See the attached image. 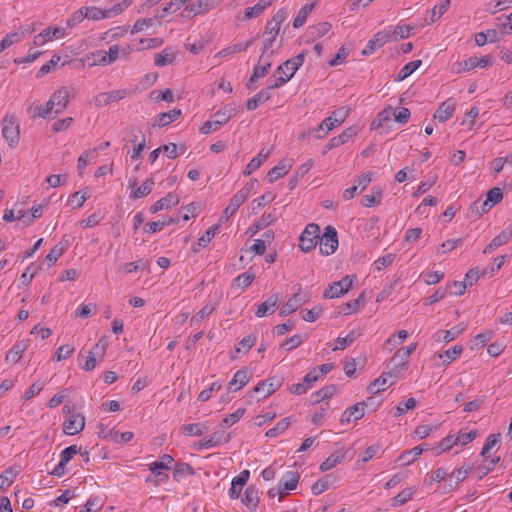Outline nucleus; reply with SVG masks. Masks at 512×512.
<instances>
[{
  "mask_svg": "<svg viewBox=\"0 0 512 512\" xmlns=\"http://www.w3.org/2000/svg\"><path fill=\"white\" fill-rule=\"evenodd\" d=\"M2 135L10 148H15L20 140V128L15 115H6L2 120Z\"/></svg>",
  "mask_w": 512,
  "mask_h": 512,
  "instance_id": "3",
  "label": "nucleus"
},
{
  "mask_svg": "<svg viewBox=\"0 0 512 512\" xmlns=\"http://www.w3.org/2000/svg\"><path fill=\"white\" fill-rule=\"evenodd\" d=\"M84 14L86 15L87 19L91 20H101L104 18H109V13H107V10L100 9L97 7H86Z\"/></svg>",
  "mask_w": 512,
  "mask_h": 512,
  "instance_id": "59",
  "label": "nucleus"
},
{
  "mask_svg": "<svg viewBox=\"0 0 512 512\" xmlns=\"http://www.w3.org/2000/svg\"><path fill=\"white\" fill-rule=\"evenodd\" d=\"M101 340L95 344L93 347V350L89 351V356L87 357V360L85 361V364L82 366V368L86 371H92L96 367V353L103 352L104 346H100Z\"/></svg>",
  "mask_w": 512,
  "mask_h": 512,
  "instance_id": "47",
  "label": "nucleus"
},
{
  "mask_svg": "<svg viewBox=\"0 0 512 512\" xmlns=\"http://www.w3.org/2000/svg\"><path fill=\"white\" fill-rule=\"evenodd\" d=\"M287 17V12L285 9H279L267 22L266 25V33H270L271 31H274V35L278 34L280 31L281 24L285 21Z\"/></svg>",
  "mask_w": 512,
  "mask_h": 512,
  "instance_id": "27",
  "label": "nucleus"
},
{
  "mask_svg": "<svg viewBox=\"0 0 512 512\" xmlns=\"http://www.w3.org/2000/svg\"><path fill=\"white\" fill-rule=\"evenodd\" d=\"M21 467L14 465L5 469L0 475V490L5 491L14 482L15 478L19 475Z\"/></svg>",
  "mask_w": 512,
  "mask_h": 512,
  "instance_id": "22",
  "label": "nucleus"
},
{
  "mask_svg": "<svg viewBox=\"0 0 512 512\" xmlns=\"http://www.w3.org/2000/svg\"><path fill=\"white\" fill-rule=\"evenodd\" d=\"M178 203H179L178 195L170 192L165 197L156 201L150 207V212L155 214L163 209H170L171 207L178 205Z\"/></svg>",
  "mask_w": 512,
  "mask_h": 512,
  "instance_id": "19",
  "label": "nucleus"
},
{
  "mask_svg": "<svg viewBox=\"0 0 512 512\" xmlns=\"http://www.w3.org/2000/svg\"><path fill=\"white\" fill-rule=\"evenodd\" d=\"M194 469L187 463H176L173 470V478L176 481H180L188 475H193Z\"/></svg>",
  "mask_w": 512,
  "mask_h": 512,
  "instance_id": "44",
  "label": "nucleus"
},
{
  "mask_svg": "<svg viewBox=\"0 0 512 512\" xmlns=\"http://www.w3.org/2000/svg\"><path fill=\"white\" fill-rule=\"evenodd\" d=\"M463 352V347L461 345H455L452 348L446 350L444 353H440L438 356L439 358L446 357L447 360H444V364H449L453 360H455L457 357L461 355Z\"/></svg>",
  "mask_w": 512,
  "mask_h": 512,
  "instance_id": "60",
  "label": "nucleus"
},
{
  "mask_svg": "<svg viewBox=\"0 0 512 512\" xmlns=\"http://www.w3.org/2000/svg\"><path fill=\"white\" fill-rule=\"evenodd\" d=\"M412 27L409 25H397L393 28V30H389L391 33V39L398 40L402 38H407L412 31Z\"/></svg>",
  "mask_w": 512,
  "mask_h": 512,
  "instance_id": "58",
  "label": "nucleus"
},
{
  "mask_svg": "<svg viewBox=\"0 0 512 512\" xmlns=\"http://www.w3.org/2000/svg\"><path fill=\"white\" fill-rule=\"evenodd\" d=\"M269 155H270L269 150L262 149L259 152L258 156L254 157L250 160V162L247 164L245 170L243 171V174L245 176H249L254 171L259 169L261 167V165L268 159Z\"/></svg>",
  "mask_w": 512,
  "mask_h": 512,
  "instance_id": "26",
  "label": "nucleus"
},
{
  "mask_svg": "<svg viewBox=\"0 0 512 512\" xmlns=\"http://www.w3.org/2000/svg\"><path fill=\"white\" fill-rule=\"evenodd\" d=\"M237 113V108L234 104L225 105L223 108L218 110L212 115V120L206 121L200 127L202 134H209L212 131H216L222 125L227 123Z\"/></svg>",
  "mask_w": 512,
  "mask_h": 512,
  "instance_id": "1",
  "label": "nucleus"
},
{
  "mask_svg": "<svg viewBox=\"0 0 512 512\" xmlns=\"http://www.w3.org/2000/svg\"><path fill=\"white\" fill-rule=\"evenodd\" d=\"M389 40H391V33L389 31H379L371 40H369L368 44L363 49L362 54L370 55L374 53L377 49L384 46Z\"/></svg>",
  "mask_w": 512,
  "mask_h": 512,
  "instance_id": "12",
  "label": "nucleus"
},
{
  "mask_svg": "<svg viewBox=\"0 0 512 512\" xmlns=\"http://www.w3.org/2000/svg\"><path fill=\"white\" fill-rule=\"evenodd\" d=\"M372 398H368L367 401L358 402L351 407L348 408L349 415L353 417L354 421H357L364 417L365 415V408L368 406V402L371 401Z\"/></svg>",
  "mask_w": 512,
  "mask_h": 512,
  "instance_id": "52",
  "label": "nucleus"
},
{
  "mask_svg": "<svg viewBox=\"0 0 512 512\" xmlns=\"http://www.w3.org/2000/svg\"><path fill=\"white\" fill-rule=\"evenodd\" d=\"M422 64V60H413L404 65L401 70L399 71L396 81H403L407 77H409L414 71H416Z\"/></svg>",
  "mask_w": 512,
  "mask_h": 512,
  "instance_id": "42",
  "label": "nucleus"
},
{
  "mask_svg": "<svg viewBox=\"0 0 512 512\" xmlns=\"http://www.w3.org/2000/svg\"><path fill=\"white\" fill-rule=\"evenodd\" d=\"M149 469L151 471V475L146 478V482H151L155 486H160L168 481L169 476L164 471L165 469H153V463L150 464Z\"/></svg>",
  "mask_w": 512,
  "mask_h": 512,
  "instance_id": "38",
  "label": "nucleus"
},
{
  "mask_svg": "<svg viewBox=\"0 0 512 512\" xmlns=\"http://www.w3.org/2000/svg\"><path fill=\"white\" fill-rule=\"evenodd\" d=\"M306 53L303 51L300 54L286 60L283 64L279 65L276 73L284 74L291 79L296 71L303 65Z\"/></svg>",
  "mask_w": 512,
  "mask_h": 512,
  "instance_id": "6",
  "label": "nucleus"
},
{
  "mask_svg": "<svg viewBox=\"0 0 512 512\" xmlns=\"http://www.w3.org/2000/svg\"><path fill=\"white\" fill-rule=\"evenodd\" d=\"M318 378L319 374L317 373V369L315 368L304 376L302 382L291 385L289 391L295 395H302L312 387V384L316 382Z\"/></svg>",
  "mask_w": 512,
  "mask_h": 512,
  "instance_id": "11",
  "label": "nucleus"
},
{
  "mask_svg": "<svg viewBox=\"0 0 512 512\" xmlns=\"http://www.w3.org/2000/svg\"><path fill=\"white\" fill-rule=\"evenodd\" d=\"M329 475H326L319 480H317L311 487L312 493L314 495H320L324 491L329 488Z\"/></svg>",
  "mask_w": 512,
  "mask_h": 512,
  "instance_id": "64",
  "label": "nucleus"
},
{
  "mask_svg": "<svg viewBox=\"0 0 512 512\" xmlns=\"http://www.w3.org/2000/svg\"><path fill=\"white\" fill-rule=\"evenodd\" d=\"M180 115V109H173L168 112L158 114L155 120L159 127H164L177 120Z\"/></svg>",
  "mask_w": 512,
  "mask_h": 512,
  "instance_id": "37",
  "label": "nucleus"
},
{
  "mask_svg": "<svg viewBox=\"0 0 512 512\" xmlns=\"http://www.w3.org/2000/svg\"><path fill=\"white\" fill-rule=\"evenodd\" d=\"M220 225H212L210 226L206 232L198 239L196 245L192 247L193 252L197 253L200 251L201 248L206 247L210 241L213 239V237L216 235L217 231L219 230Z\"/></svg>",
  "mask_w": 512,
  "mask_h": 512,
  "instance_id": "29",
  "label": "nucleus"
},
{
  "mask_svg": "<svg viewBox=\"0 0 512 512\" xmlns=\"http://www.w3.org/2000/svg\"><path fill=\"white\" fill-rule=\"evenodd\" d=\"M129 93L127 90H113L110 92L99 93L94 97V104L97 107L106 106L112 102H117L124 99Z\"/></svg>",
  "mask_w": 512,
  "mask_h": 512,
  "instance_id": "10",
  "label": "nucleus"
},
{
  "mask_svg": "<svg viewBox=\"0 0 512 512\" xmlns=\"http://www.w3.org/2000/svg\"><path fill=\"white\" fill-rule=\"evenodd\" d=\"M182 429L185 435L201 436L208 430V427L202 423H191L184 425Z\"/></svg>",
  "mask_w": 512,
  "mask_h": 512,
  "instance_id": "53",
  "label": "nucleus"
},
{
  "mask_svg": "<svg viewBox=\"0 0 512 512\" xmlns=\"http://www.w3.org/2000/svg\"><path fill=\"white\" fill-rule=\"evenodd\" d=\"M154 185L153 178H148L141 186L137 187L130 193V198L132 199H140L148 196Z\"/></svg>",
  "mask_w": 512,
  "mask_h": 512,
  "instance_id": "40",
  "label": "nucleus"
},
{
  "mask_svg": "<svg viewBox=\"0 0 512 512\" xmlns=\"http://www.w3.org/2000/svg\"><path fill=\"white\" fill-rule=\"evenodd\" d=\"M415 490L411 487L403 489L392 499V506L397 507L404 505L406 502L412 499Z\"/></svg>",
  "mask_w": 512,
  "mask_h": 512,
  "instance_id": "48",
  "label": "nucleus"
},
{
  "mask_svg": "<svg viewBox=\"0 0 512 512\" xmlns=\"http://www.w3.org/2000/svg\"><path fill=\"white\" fill-rule=\"evenodd\" d=\"M350 109L347 107H340L332 112V115L323 120L326 130L323 135H318V138H323L333 128L339 126L348 117Z\"/></svg>",
  "mask_w": 512,
  "mask_h": 512,
  "instance_id": "8",
  "label": "nucleus"
},
{
  "mask_svg": "<svg viewBox=\"0 0 512 512\" xmlns=\"http://www.w3.org/2000/svg\"><path fill=\"white\" fill-rule=\"evenodd\" d=\"M359 336L360 332L352 330L345 337H338L336 339V346L333 348V350L336 351L345 349L347 346L351 345Z\"/></svg>",
  "mask_w": 512,
  "mask_h": 512,
  "instance_id": "43",
  "label": "nucleus"
},
{
  "mask_svg": "<svg viewBox=\"0 0 512 512\" xmlns=\"http://www.w3.org/2000/svg\"><path fill=\"white\" fill-rule=\"evenodd\" d=\"M386 375L396 377V374L393 372L383 373L382 375H380L378 378H376L374 381H372L369 384V386L367 388L369 393L376 394V393L380 392L381 390H385L388 387Z\"/></svg>",
  "mask_w": 512,
  "mask_h": 512,
  "instance_id": "39",
  "label": "nucleus"
},
{
  "mask_svg": "<svg viewBox=\"0 0 512 512\" xmlns=\"http://www.w3.org/2000/svg\"><path fill=\"white\" fill-rule=\"evenodd\" d=\"M336 391L337 386L334 384L324 386L311 395V402L313 405H316L323 400L330 399L336 393Z\"/></svg>",
  "mask_w": 512,
  "mask_h": 512,
  "instance_id": "31",
  "label": "nucleus"
},
{
  "mask_svg": "<svg viewBox=\"0 0 512 512\" xmlns=\"http://www.w3.org/2000/svg\"><path fill=\"white\" fill-rule=\"evenodd\" d=\"M300 287L298 291H300ZM303 304V300L300 296L299 292H296L291 298H289L285 304L281 307L279 315L281 317H285L287 315L295 312L301 305Z\"/></svg>",
  "mask_w": 512,
  "mask_h": 512,
  "instance_id": "24",
  "label": "nucleus"
},
{
  "mask_svg": "<svg viewBox=\"0 0 512 512\" xmlns=\"http://www.w3.org/2000/svg\"><path fill=\"white\" fill-rule=\"evenodd\" d=\"M30 346V339H23L16 342L12 348L7 352L5 356L6 361H10L12 363H17L22 354L28 349Z\"/></svg>",
  "mask_w": 512,
  "mask_h": 512,
  "instance_id": "17",
  "label": "nucleus"
},
{
  "mask_svg": "<svg viewBox=\"0 0 512 512\" xmlns=\"http://www.w3.org/2000/svg\"><path fill=\"white\" fill-rule=\"evenodd\" d=\"M456 104L452 99H448L440 104L438 109L434 114V118L437 119L440 123L446 122L450 117H452L455 111Z\"/></svg>",
  "mask_w": 512,
  "mask_h": 512,
  "instance_id": "21",
  "label": "nucleus"
},
{
  "mask_svg": "<svg viewBox=\"0 0 512 512\" xmlns=\"http://www.w3.org/2000/svg\"><path fill=\"white\" fill-rule=\"evenodd\" d=\"M381 199L382 190L380 188H373V194L365 195L361 203L364 207H373L380 204Z\"/></svg>",
  "mask_w": 512,
  "mask_h": 512,
  "instance_id": "50",
  "label": "nucleus"
},
{
  "mask_svg": "<svg viewBox=\"0 0 512 512\" xmlns=\"http://www.w3.org/2000/svg\"><path fill=\"white\" fill-rule=\"evenodd\" d=\"M139 269H142V270L147 269L148 270L149 269V261L141 259V260H138L135 262L125 263L124 265L119 267L120 271L127 273V274L137 272Z\"/></svg>",
  "mask_w": 512,
  "mask_h": 512,
  "instance_id": "46",
  "label": "nucleus"
},
{
  "mask_svg": "<svg viewBox=\"0 0 512 512\" xmlns=\"http://www.w3.org/2000/svg\"><path fill=\"white\" fill-rule=\"evenodd\" d=\"M283 380L280 377H271L266 380L259 382L253 389L257 394H260L261 399H265L268 396L276 392L282 385Z\"/></svg>",
  "mask_w": 512,
  "mask_h": 512,
  "instance_id": "7",
  "label": "nucleus"
},
{
  "mask_svg": "<svg viewBox=\"0 0 512 512\" xmlns=\"http://www.w3.org/2000/svg\"><path fill=\"white\" fill-rule=\"evenodd\" d=\"M280 303V297L278 294H272L267 300L258 306L255 315L259 318L271 315L275 312L276 308Z\"/></svg>",
  "mask_w": 512,
  "mask_h": 512,
  "instance_id": "15",
  "label": "nucleus"
},
{
  "mask_svg": "<svg viewBox=\"0 0 512 512\" xmlns=\"http://www.w3.org/2000/svg\"><path fill=\"white\" fill-rule=\"evenodd\" d=\"M250 378L251 374L247 369H240L234 374L232 380L228 383V389L233 391L240 390L250 381Z\"/></svg>",
  "mask_w": 512,
  "mask_h": 512,
  "instance_id": "23",
  "label": "nucleus"
},
{
  "mask_svg": "<svg viewBox=\"0 0 512 512\" xmlns=\"http://www.w3.org/2000/svg\"><path fill=\"white\" fill-rule=\"evenodd\" d=\"M259 491L255 486H248L242 498V503L250 510L255 511L259 503Z\"/></svg>",
  "mask_w": 512,
  "mask_h": 512,
  "instance_id": "25",
  "label": "nucleus"
},
{
  "mask_svg": "<svg viewBox=\"0 0 512 512\" xmlns=\"http://www.w3.org/2000/svg\"><path fill=\"white\" fill-rule=\"evenodd\" d=\"M230 440V434L224 430L216 431L210 436L203 438L198 443V449L217 447L223 443H227Z\"/></svg>",
  "mask_w": 512,
  "mask_h": 512,
  "instance_id": "13",
  "label": "nucleus"
},
{
  "mask_svg": "<svg viewBox=\"0 0 512 512\" xmlns=\"http://www.w3.org/2000/svg\"><path fill=\"white\" fill-rule=\"evenodd\" d=\"M363 301H364V297L361 294L357 299H353V300L348 301L347 303L342 304L339 307V309H340L339 312L344 315H349V314L355 313L359 309L360 302H363Z\"/></svg>",
  "mask_w": 512,
  "mask_h": 512,
  "instance_id": "51",
  "label": "nucleus"
},
{
  "mask_svg": "<svg viewBox=\"0 0 512 512\" xmlns=\"http://www.w3.org/2000/svg\"><path fill=\"white\" fill-rule=\"evenodd\" d=\"M466 326L464 324H458L452 327L450 330H438L434 334V340L436 342L444 341L446 343L453 341L457 336H459L464 330Z\"/></svg>",
  "mask_w": 512,
  "mask_h": 512,
  "instance_id": "18",
  "label": "nucleus"
},
{
  "mask_svg": "<svg viewBox=\"0 0 512 512\" xmlns=\"http://www.w3.org/2000/svg\"><path fill=\"white\" fill-rule=\"evenodd\" d=\"M215 6V0H197L190 6H187L185 10L192 13L193 16L207 13Z\"/></svg>",
  "mask_w": 512,
  "mask_h": 512,
  "instance_id": "28",
  "label": "nucleus"
},
{
  "mask_svg": "<svg viewBox=\"0 0 512 512\" xmlns=\"http://www.w3.org/2000/svg\"><path fill=\"white\" fill-rule=\"evenodd\" d=\"M80 453V448L77 445H71L65 448L60 453V461L58 465L50 473L53 476L61 477L65 474V467L67 463L73 458L74 455Z\"/></svg>",
  "mask_w": 512,
  "mask_h": 512,
  "instance_id": "9",
  "label": "nucleus"
},
{
  "mask_svg": "<svg viewBox=\"0 0 512 512\" xmlns=\"http://www.w3.org/2000/svg\"><path fill=\"white\" fill-rule=\"evenodd\" d=\"M245 202V194L236 193L231 199L228 206L223 210L222 215L220 217V221L228 220Z\"/></svg>",
  "mask_w": 512,
  "mask_h": 512,
  "instance_id": "20",
  "label": "nucleus"
},
{
  "mask_svg": "<svg viewBox=\"0 0 512 512\" xmlns=\"http://www.w3.org/2000/svg\"><path fill=\"white\" fill-rule=\"evenodd\" d=\"M254 279L255 274L248 270L234 279V285H236L237 287H241L242 289H245L252 284Z\"/></svg>",
  "mask_w": 512,
  "mask_h": 512,
  "instance_id": "56",
  "label": "nucleus"
},
{
  "mask_svg": "<svg viewBox=\"0 0 512 512\" xmlns=\"http://www.w3.org/2000/svg\"><path fill=\"white\" fill-rule=\"evenodd\" d=\"M320 240V252L325 256L333 254L338 248V235L336 229L328 225L324 228Z\"/></svg>",
  "mask_w": 512,
  "mask_h": 512,
  "instance_id": "5",
  "label": "nucleus"
},
{
  "mask_svg": "<svg viewBox=\"0 0 512 512\" xmlns=\"http://www.w3.org/2000/svg\"><path fill=\"white\" fill-rule=\"evenodd\" d=\"M331 27L332 25L329 22H320L316 25L310 26L308 28V33L313 38H320L327 34L330 31Z\"/></svg>",
  "mask_w": 512,
  "mask_h": 512,
  "instance_id": "49",
  "label": "nucleus"
},
{
  "mask_svg": "<svg viewBox=\"0 0 512 512\" xmlns=\"http://www.w3.org/2000/svg\"><path fill=\"white\" fill-rule=\"evenodd\" d=\"M277 218L278 217L275 212L263 214L261 218L253 226L250 227V232L255 234L259 230L267 228L271 224L275 223Z\"/></svg>",
  "mask_w": 512,
  "mask_h": 512,
  "instance_id": "35",
  "label": "nucleus"
},
{
  "mask_svg": "<svg viewBox=\"0 0 512 512\" xmlns=\"http://www.w3.org/2000/svg\"><path fill=\"white\" fill-rule=\"evenodd\" d=\"M422 452H423V448H421L420 446H416V447L412 448L411 450H406V451L402 452L396 461L401 466L410 465L418 458V456H420L422 454Z\"/></svg>",
  "mask_w": 512,
  "mask_h": 512,
  "instance_id": "32",
  "label": "nucleus"
},
{
  "mask_svg": "<svg viewBox=\"0 0 512 512\" xmlns=\"http://www.w3.org/2000/svg\"><path fill=\"white\" fill-rule=\"evenodd\" d=\"M340 285L337 284V282H333L330 284L323 293V297L326 299H333L340 297L345 294L343 288L339 287Z\"/></svg>",
  "mask_w": 512,
  "mask_h": 512,
  "instance_id": "62",
  "label": "nucleus"
},
{
  "mask_svg": "<svg viewBox=\"0 0 512 512\" xmlns=\"http://www.w3.org/2000/svg\"><path fill=\"white\" fill-rule=\"evenodd\" d=\"M512 239V224L507 226L500 234L495 236L491 242L484 248L483 253H490L494 249L508 243Z\"/></svg>",
  "mask_w": 512,
  "mask_h": 512,
  "instance_id": "14",
  "label": "nucleus"
},
{
  "mask_svg": "<svg viewBox=\"0 0 512 512\" xmlns=\"http://www.w3.org/2000/svg\"><path fill=\"white\" fill-rule=\"evenodd\" d=\"M63 411L68 414L63 423V432L67 435H75L81 432L85 427V417L83 414L75 412L74 406L65 405Z\"/></svg>",
  "mask_w": 512,
  "mask_h": 512,
  "instance_id": "2",
  "label": "nucleus"
},
{
  "mask_svg": "<svg viewBox=\"0 0 512 512\" xmlns=\"http://www.w3.org/2000/svg\"><path fill=\"white\" fill-rule=\"evenodd\" d=\"M470 470H471V467H466V468L461 467L459 469L454 470L451 474H449V477L454 478L455 482H454V484L449 483L448 487H445L447 489V491H452V490L456 489L458 484L467 478Z\"/></svg>",
  "mask_w": 512,
  "mask_h": 512,
  "instance_id": "41",
  "label": "nucleus"
},
{
  "mask_svg": "<svg viewBox=\"0 0 512 512\" xmlns=\"http://www.w3.org/2000/svg\"><path fill=\"white\" fill-rule=\"evenodd\" d=\"M450 5V0H444L441 3L435 5L432 9L431 21L435 22L437 19H439L449 9Z\"/></svg>",
  "mask_w": 512,
  "mask_h": 512,
  "instance_id": "63",
  "label": "nucleus"
},
{
  "mask_svg": "<svg viewBox=\"0 0 512 512\" xmlns=\"http://www.w3.org/2000/svg\"><path fill=\"white\" fill-rule=\"evenodd\" d=\"M290 418H283L281 419L275 427L269 429L266 432V436L269 438H273L278 436L279 434L283 433L289 426H290Z\"/></svg>",
  "mask_w": 512,
  "mask_h": 512,
  "instance_id": "57",
  "label": "nucleus"
},
{
  "mask_svg": "<svg viewBox=\"0 0 512 512\" xmlns=\"http://www.w3.org/2000/svg\"><path fill=\"white\" fill-rule=\"evenodd\" d=\"M60 60H61L60 56L53 55L51 60H49L48 62H46L44 65H42L40 67V69L38 70V72L36 74V77L41 78V77L45 76L46 74L50 73L51 70L59 63Z\"/></svg>",
  "mask_w": 512,
  "mask_h": 512,
  "instance_id": "61",
  "label": "nucleus"
},
{
  "mask_svg": "<svg viewBox=\"0 0 512 512\" xmlns=\"http://www.w3.org/2000/svg\"><path fill=\"white\" fill-rule=\"evenodd\" d=\"M70 93L67 87H62L51 95L56 106L55 114L62 113L68 106Z\"/></svg>",
  "mask_w": 512,
  "mask_h": 512,
  "instance_id": "16",
  "label": "nucleus"
},
{
  "mask_svg": "<svg viewBox=\"0 0 512 512\" xmlns=\"http://www.w3.org/2000/svg\"><path fill=\"white\" fill-rule=\"evenodd\" d=\"M313 7H314L313 4H306L300 9V11L298 12V15L293 20L294 28H300L305 24L306 19H307L309 13L312 11Z\"/></svg>",
  "mask_w": 512,
  "mask_h": 512,
  "instance_id": "55",
  "label": "nucleus"
},
{
  "mask_svg": "<svg viewBox=\"0 0 512 512\" xmlns=\"http://www.w3.org/2000/svg\"><path fill=\"white\" fill-rule=\"evenodd\" d=\"M300 475L297 471L286 472L279 482L280 489L294 490L299 482Z\"/></svg>",
  "mask_w": 512,
  "mask_h": 512,
  "instance_id": "30",
  "label": "nucleus"
},
{
  "mask_svg": "<svg viewBox=\"0 0 512 512\" xmlns=\"http://www.w3.org/2000/svg\"><path fill=\"white\" fill-rule=\"evenodd\" d=\"M320 238V227L315 223L308 224L299 237V247L303 252L313 250Z\"/></svg>",
  "mask_w": 512,
  "mask_h": 512,
  "instance_id": "4",
  "label": "nucleus"
},
{
  "mask_svg": "<svg viewBox=\"0 0 512 512\" xmlns=\"http://www.w3.org/2000/svg\"><path fill=\"white\" fill-rule=\"evenodd\" d=\"M67 247H68V240H66L65 244L60 242L51 248V250L49 251V253L47 254L46 259H45L47 261L48 267H51L56 263V261L66 251Z\"/></svg>",
  "mask_w": 512,
  "mask_h": 512,
  "instance_id": "36",
  "label": "nucleus"
},
{
  "mask_svg": "<svg viewBox=\"0 0 512 512\" xmlns=\"http://www.w3.org/2000/svg\"><path fill=\"white\" fill-rule=\"evenodd\" d=\"M271 98V92L269 89H262L252 98L248 99L246 102V108L250 111L255 110L259 105L265 103Z\"/></svg>",
  "mask_w": 512,
  "mask_h": 512,
  "instance_id": "34",
  "label": "nucleus"
},
{
  "mask_svg": "<svg viewBox=\"0 0 512 512\" xmlns=\"http://www.w3.org/2000/svg\"><path fill=\"white\" fill-rule=\"evenodd\" d=\"M345 457V454L333 453L331 454L325 461H323L320 465V470L322 472L328 471L334 468L338 463H340Z\"/></svg>",
  "mask_w": 512,
  "mask_h": 512,
  "instance_id": "54",
  "label": "nucleus"
},
{
  "mask_svg": "<svg viewBox=\"0 0 512 512\" xmlns=\"http://www.w3.org/2000/svg\"><path fill=\"white\" fill-rule=\"evenodd\" d=\"M291 168V165L287 164L286 160H281L276 166L268 172V181L270 183L275 182L277 179L285 176Z\"/></svg>",
  "mask_w": 512,
  "mask_h": 512,
  "instance_id": "33",
  "label": "nucleus"
},
{
  "mask_svg": "<svg viewBox=\"0 0 512 512\" xmlns=\"http://www.w3.org/2000/svg\"><path fill=\"white\" fill-rule=\"evenodd\" d=\"M176 58L174 52L169 51V49H164L161 53L155 54L154 63L156 66L163 67L168 64H171Z\"/></svg>",
  "mask_w": 512,
  "mask_h": 512,
  "instance_id": "45",
  "label": "nucleus"
}]
</instances>
